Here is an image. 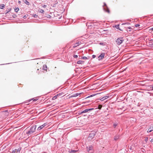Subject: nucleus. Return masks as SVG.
Returning a JSON list of instances; mask_svg holds the SVG:
<instances>
[{"label":"nucleus","mask_w":153,"mask_h":153,"mask_svg":"<svg viewBox=\"0 0 153 153\" xmlns=\"http://www.w3.org/2000/svg\"><path fill=\"white\" fill-rule=\"evenodd\" d=\"M36 127V125H34L32 126L30 128V130L26 132V134H30L33 133L35 131Z\"/></svg>","instance_id":"1"},{"label":"nucleus","mask_w":153,"mask_h":153,"mask_svg":"<svg viewBox=\"0 0 153 153\" xmlns=\"http://www.w3.org/2000/svg\"><path fill=\"white\" fill-rule=\"evenodd\" d=\"M95 135V133L94 132H92L90 133L88 137V139L89 141H91L94 137Z\"/></svg>","instance_id":"2"},{"label":"nucleus","mask_w":153,"mask_h":153,"mask_svg":"<svg viewBox=\"0 0 153 153\" xmlns=\"http://www.w3.org/2000/svg\"><path fill=\"white\" fill-rule=\"evenodd\" d=\"M123 41L122 38H119L117 39L116 42L118 45H120L123 42Z\"/></svg>","instance_id":"3"},{"label":"nucleus","mask_w":153,"mask_h":153,"mask_svg":"<svg viewBox=\"0 0 153 153\" xmlns=\"http://www.w3.org/2000/svg\"><path fill=\"white\" fill-rule=\"evenodd\" d=\"M105 55V53H101L98 57V60H100L102 59L103 58H104Z\"/></svg>","instance_id":"4"},{"label":"nucleus","mask_w":153,"mask_h":153,"mask_svg":"<svg viewBox=\"0 0 153 153\" xmlns=\"http://www.w3.org/2000/svg\"><path fill=\"white\" fill-rule=\"evenodd\" d=\"M87 150L88 152H91L93 149V147L92 146H91L88 147H87Z\"/></svg>","instance_id":"5"},{"label":"nucleus","mask_w":153,"mask_h":153,"mask_svg":"<svg viewBox=\"0 0 153 153\" xmlns=\"http://www.w3.org/2000/svg\"><path fill=\"white\" fill-rule=\"evenodd\" d=\"M94 108H89V109H86L82 111L81 112V113H86V112H88V111H90L92 110H94Z\"/></svg>","instance_id":"6"},{"label":"nucleus","mask_w":153,"mask_h":153,"mask_svg":"<svg viewBox=\"0 0 153 153\" xmlns=\"http://www.w3.org/2000/svg\"><path fill=\"white\" fill-rule=\"evenodd\" d=\"M153 131V126H150L147 131V132H150Z\"/></svg>","instance_id":"7"},{"label":"nucleus","mask_w":153,"mask_h":153,"mask_svg":"<svg viewBox=\"0 0 153 153\" xmlns=\"http://www.w3.org/2000/svg\"><path fill=\"white\" fill-rule=\"evenodd\" d=\"M46 125V123H44V124H43V125H41V126H39L38 129H37V130H40L41 129H42L44 127V126H45Z\"/></svg>","instance_id":"8"},{"label":"nucleus","mask_w":153,"mask_h":153,"mask_svg":"<svg viewBox=\"0 0 153 153\" xmlns=\"http://www.w3.org/2000/svg\"><path fill=\"white\" fill-rule=\"evenodd\" d=\"M109 97V96H104L102 98H101L100 99V100H101L102 101H103L104 100L106 99H107V98H108Z\"/></svg>","instance_id":"9"},{"label":"nucleus","mask_w":153,"mask_h":153,"mask_svg":"<svg viewBox=\"0 0 153 153\" xmlns=\"http://www.w3.org/2000/svg\"><path fill=\"white\" fill-rule=\"evenodd\" d=\"M20 149H15L13 151V153H20Z\"/></svg>","instance_id":"10"},{"label":"nucleus","mask_w":153,"mask_h":153,"mask_svg":"<svg viewBox=\"0 0 153 153\" xmlns=\"http://www.w3.org/2000/svg\"><path fill=\"white\" fill-rule=\"evenodd\" d=\"M104 9L105 11L106 12L108 13H110V11L109 9L107 7L106 8H104Z\"/></svg>","instance_id":"11"},{"label":"nucleus","mask_w":153,"mask_h":153,"mask_svg":"<svg viewBox=\"0 0 153 153\" xmlns=\"http://www.w3.org/2000/svg\"><path fill=\"white\" fill-rule=\"evenodd\" d=\"M127 30V31L128 32H131V29H132V28L131 27H128L126 29Z\"/></svg>","instance_id":"12"},{"label":"nucleus","mask_w":153,"mask_h":153,"mask_svg":"<svg viewBox=\"0 0 153 153\" xmlns=\"http://www.w3.org/2000/svg\"><path fill=\"white\" fill-rule=\"evenodd\" d=\"M59 94H57L56 95L54 96L52 98V100H55L56 99H57L58 97L59 96Z\"/></svg>","instance_id":"13"},{"label":"nucleus","mask_w":153,"mask_h":153,"mask_svg":"<svg viewBox=\"0 0 153 153\" xmlns=\"http://www.w3.org/2000/svg\"><path fill=\"white\" fill-rule=\"evenodd\" d=\"M84 61L79 60V61H77V63L78 64H82L84 63Z\"/></svg>","instance_id":"14"},{"label":"nucleus","mask_w":153,"mask_h":153,"mask_svg":"<svg viewBox=\"0 0 153 153\" xmlns=\"http://www.w3.org/2000/svg\"><path fill=\"white\" fill-rule=\"evenodd\" d=\"M80 44V42H78L76 43L74 46V48H75V47H76V46H78Z\"/></svg>","instance_id":"15"},{"label":"nucleus","mask_w":153,"mask_h":153,"mask_svg":"<svg viewBox=\"0 0 153 153\" xmlns=\"http://www.w3.org/2000/svg\"><path fill=\"white\" fill-rule=\"evenodd\" d=\"M115 27L116 28L119 30H123L120 28V26L119 25H117L115 26Z\"/></svg>","instance_id":"16"},{"label":"nucleus","mask_w":153,"mask_h":153,"mask_svg":"<svg viewBox=\"0 0 153 153\" xmlns=\"http://www.w3.org/2000/svg\"><path fill=\"white\" fill-rule=\"evenodd\" d=\"M47 67L46 65L43 66V69L44 70L47 71Z\"/></svg>","instance_id":"17"},{"label":"nucleus","mask_w":153,"mask_h":153,"mask_svg":"<svg viewBox=\"0 0 153 153\" xmlns=\"http://www.w3.org/2000/svg\"><path fill=\"white\" fill-rule=\"evenodd\" d=\"M4 7H5L4 4H1V5L0 8L1 9H3Z\"/></svg>","instance_id":"18"},{"label":"nucleus","mask_w":153,"mask_h":153,"mask_svg":"<svg viewBox=\"0 0 153 153\" xmlns=\"http://www.w3.org/2000/svg\"><path fill=\"white\" fill-rule=\"evenodd\" d=\"M14 10L15 12H17L19 10V9L18 7H16L15 8Z\"/></svg>","instance_id":"19"},{"label":"nucleus","mask_w":153,"mask_h":153,"mask_svg":"<svg viewBox=\"0 0 153 153\" xmlns=\"http://www.w3.org/2000/svg\"><path fill=\"white\" fill-rule=\"evenodd\" d=\"M119 138V136H116L114 138V139L115 140H117Z\"/></svg>","instance_id":"20"},{"label":"nucleus","mask_w":153,"mask_h":153,"mask_svg":"<svg viewBox=\"0 0 153 153\" xmlns=\"http://www.w3.org/2000/svg\"><path fill=\"white\" fill-rule=\"evenodd\" d=\"M39 11L41 13H44V11L42 10V9H40L39 10Z\"/></svg>","instance_id":"21"},{"label":"nucleus","mask_w":153,"mask_h":153,"mask_svg":"<svg viewBox=\"0 0 153 153\" xmlns=\"http://www.w3.org/2000/svg\"><path fill=\"white\" fill-rule=\"evenodd\" d=\"M150 43L151 44H150V45H151L152 47H153V40H152Z\"/></svg>","instance_id":"22"},{"label":"nucleus","mask_w":153,"mask_h":153,"mask_svg":"<svg viewBox=\"0 0 153 153\" xmlns=\"http://www.w3.org/2000/svg\"><path fill=\"white\" fill-rule=\"evenodd\" d=\"M102 107V105H99L98 106V108L100 109Z\"/></svg>","instance_id":"23"},{"label":"nucleus","mask_w":153,"mask_h":153,"mask_svg":"<svg viewBox=\"0 0 153 153\" xmlns=\"http://www.w3.org/2000/svg\"><path fill=\"white\" fill-rule=\"evenodd\" d=\"M153 31V27H152L149 29V31L150 32H151Z\"/></svg>","instance_id":"24"},{"label":"nucleus","mask_w":153,"mask_h":153,"mask_svg":"<svg viewBox=\"0 0 153 153\" xmlns=\"http://www.w3.org/2000/svg\"><path fill=\"white\" fill-rule=\"evenodd\" d=\"M82 58L83 59H87V57H86V56L82 57Z\"/></svg>","instance_id":"25"},{"label":"nucleus","mask_w":153,"mask_h":153,"mask_svg":"<svg viewBox=\"0 0 153 153\" xmlns=\"http://www.w3.org/2000/svg\"><path fill=\"white\" fill-rule=\"evenodd\" d=\"M145 140L146 142H147L148 140V138L147 137H146L145 138Z\"/></svg>","instance_id":"26"},{"label":"nucleus","mask_w":153,"mask_h":153,"mask_svg":"<svg viewBox=\"0 0 153 153\" xmlns=\"http://www.w3.org/2000/svg\"><path fill=\"white\" fill-rule=\"evenodd\" d=\"M51 17V16L49 15H48L47 16V17L48 18H50Z\"/></svg>","instance_id":"27"},{"label":"nucleus","mask_w":153,"mask_h":153,"mask_svg":"<svg viewBox=\"0 0 153 153\" xmlns=\"http://www.w3.org/2000/svg\"><path fill=\"white\" fill-rule=\"evenodd\" d=\"M47 7L46 5L44 4L42 5V7Z\"/></svg>","instance_id":"28"},{"label":"nucleus","mask_w":153,"mask_h":153,"mask_svg":"<svg viewBox=\"0 0 153 153\" xmlns=\"http://www.w3.org/2000/svg\"><path fill=\"white\" fill-rule=\"evenodd\" d=\"M74 58H77L78 57V56L77 55H74Z\"/></svg>","instance_id":"29"},{"label":"nucleus","mask_w":153,"mask_h":153,"mask_svg":"<svg viewBox=\"0 0 153 153\" xmlns=\"http://www.w3.org/2000/svg\"><path fill=\"white\" fill-rule=\"evenodd\" d=\"M140 26V25L139 24H136L135 25V27H137Z\"/></svg>","instance_id":"30"},{"label":"nucleus","mask_w":153,"mask_h":153,"mask_svg":"<svg viewBox=\"0 0 153 153\" xmlns=\"http://www.w3.org/2000/svg\"><path fill=\"white\" fill-rule=\"evenodd\" d=\"M62 94H63L62 93H60L59 94H59V96H60L62 95Z\"/></svg>","instance_id":"31"},{"label":"nucleus","mask_w":153,"mask_h":153,"mask_svg":"<svg viewBox=\"0 0 153 153\" xmlns=\"http://www.w3.org/2000/svg\"><path fill=\"white\" fill-rule=\"evenodd\" d=\"M96 56L95 55H92V57L93 58H94Z\"/></svg>","instance_id":"32"},{"label":"nucleus","mask_w":153,"mask_h":153,"mask_svg":"<svg viewBox=\"0 0 153 153\" xmlns=\"http://www.w3.org/2000/svg\"><path fill=\"white\" fill-rule=\"evenodd\" d=\"M37 15H34V17H37Z\"/></svg>","instance_id":"33"},{"label":"nucleus","mask_w":153,"mask_h":153,"mask_svg":"<svg viewBox=\"0 0 153 153\" xmlns=\"http://www.w3.org/2000/svg\"><path fill=\"white\" fill-rule=\"evenodd\" d=\"M151 142H153V139H152V140H151Z\"/></svg>","instance_id":"34"},{"label":"nucleus","mask_w":153,"mask_h":153,"mask_svg":"<svg viewBox=\"0 0 153 153\" xmlns=\"http://www.w3.org/2000/svg\"><path fill=\"white\" fill-rule=\"evenodd\" d=\"M114 127L115 128L116 126V125L114 124Z\"/></svg>","instance_id":"35"},{"label":"nucleus","mask_w":153,"mask_h":153,"mask_svg":"<svg viewBox=\"0 0 153 153\" xmlns=\"http://www.w3.org/2000/svg\"><path fill=\"white\" fill-rule=\"evenodd\" d=\"M151 88H152V90H153V85L152 86V87H151Z\"/></svg>","instance_id":"36"},{"label":"nucleus","mask_w":153,"mask_h":153,"mask_svg":"<svg viewBox=\"0 0 153 153\" xmlns=\"http://www.w3.org/2000/svg\"><path fill=\"white\" fill-rule=\"evenodd\" d=\"M18 2H19V3H21V1H18Z\"/></svg>","instance_id":"37"},{"label":"nucleus","mask_w":153,"mask_h":153,"mask_svg":"<svg viewBox=\"0 0 153 153\" xmlns=\"http://www.w3.org/2000/svg\"><path fill=\"white\" fill-rule=\"evenodd\" d=\"M33 101H36V99H35L33 100Z\"/></svg>","instance_id":"38"},{"label":"nucleus","mask_w":153,"mask_h":153,"mask_svg":"<svg viewBox=\"0 0 153 153\" xmlns=\"http://www.w3.org/2000/svg\"><path fill=\"white\" fill-rule=\"evenodd\" d=\"M73 152H76V151H74V150H73Z\"/></svg>","instance_id":"39"},{"label":"nucleus","mask_w":153,"mask_h":153,"mask_svg":"<svg viewBox=\"0 0 153 153\" xmlns=\"http://www.w3.org/2000/svg\"><path fill=\"white\" fill-rule=\"evenodd\" d=\"M8 12H9V11H7V13H8Z\"/></svg>","instance_id":"40"}]
</instances>
